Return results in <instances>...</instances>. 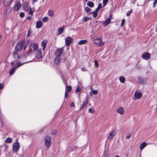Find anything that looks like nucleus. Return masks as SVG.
<instances>
[{
	"mask_svg": "<svg viewBox=\"0 0 157 157\" xmlns=\"http://www.w3.org/2000/svg\"><path fill=\"white\" fill-rule=\"evenodd\" d=\"M28 62H26L23 63H21L20 62H18L17 63L15 64V66L16 67H13L12 69L9 72V74L10 75H13L14 72V71L16 70V68H18L21 65L24 64L25 63H26Z\"/></svg>",
	"mask_w": 157,
	"mask_h": 157,
	"instance_id": "f257e3e1",
	"label": "nucleus"
},
{
	"mask_svg": "<svg viewBox=\"0 0 157 157\" xmlns=\"http://www.w3.org/2000/svg\"><path fill=\"white\" fill-rule=\"evenodd\" d=\"M101 37H99L93 40V42L98 47H100L104 44V43L101 41Z\"/></svg>",
	"mask_w": 157,
	"mask_h": 157,
	"instance_id": "f03ea898",
	"label": "nucleus"
},
{
	"mask_svg": "<svg viewBox=\"0 0 157 157\" xmlns=\"http://www.w3.org/2000/svg\"><path fill=\"white\" fill-rule=\"evenodd\" d=\"M25 41L23 40H21L17 44L15 50L18 51L21 49L24 45Z\"/></svg>",
	"mask_w": 157,
	"mask_h": 157,
	"instance_id": "7ed1b4c3",
	"label": "nucleus"
},
{
	"mask_svg": "<svg viewBox=\"0 0 157 157\" xmlns=\"http://www.w3.org/2000/svg\"><path fill=\"white\" fill-rule=\"evenodd\" d=\"M142 94L139 90L136 91L134 94V99L135 100L141 98Z\"/></svg>",
	"mask_w": 157,
	"mask_h": 157,
	"instance_id": "20e7f679",
	"label": "nucleus"
},
{
	"mask_svg": "<svg viewBox=\"0 0 157 157\" xmlns=\"http://www.w3.org/2000/svg\"><path fill=\"white\" fill-rule=\"evenodd\" d=\"M51 139L50 136H47L46 137L45 141V146L47 147H49L50 145Z\"/></svg>",
	"mask_w": 157,
	"mask_h": 157,
	"instance_id": "39448f33",
	"label": "nucleus"
},
{
	"mask_svg": "<svg viewBox=\"0 0 157 157\" xmlns=\"http://www.w3.org/2000/svg\"><path fill=\"white\" fill-rule=\"evenodd\" d=\"M63 48H60L57 49L55 52V55L56 57H58L61 58V55L63 53Z\"/></svg>",
	"mask_w": 157,
	"mask_h": 157,
	"instance_id": "423d86ee",
	"label": "nucleus"
},
{
	"mask_svg": "<svg viewBox=\"0 0 157 157\" xmlns=\"http://www.w3.org/2000/svg\"><path fill=\"white\" fill-rule=\"evenodd\" d=\"M73 40V39L70 37H67L65 39L66 44L67 46H69Z\"/></svg>",
	"mask_w": 157,
	"mask_h": 157,
	"instance_id": "0eeeda50",
	"label": "nucleus"
},
{
	"mask_svg": "<svg viewBox=\"0 0 157 157\" xmlns=\"http://www.w3.org/2000/svg\"><path fill=\"white\" fill-rule=\"evenodd\" d=\"M30 49L31 51H32V48L34 51H36L38 48V46L37 44L35 43H32L31 44L30 46Z\"/></svg>",
	"mask_w": 157,
	"mask_h": 157,
	"instance_id": "6e6552de",
	"label": "nucleus"
},
{
	"mask_svg": "<svg viewBox=\"0 0 157 157\" xmlns=\"http://www.w3.org/2000/svg\"><path fill=\"white\" fill-rule=\"evenodd\" d=\"M142 57L144 59L147 60L150 57V54L148 52H144L142 54Z\"/></svg>",
	"mask_w": 157,
	"mask_h": 157,
	"instance_id": "1a4fd4ad",
	"label": "nucleus"
},
{
	"mask_svg": "<svg viewBox=\"0 0 157 157\" xmlns=\"http://www.w3.org/2000/svg\"><path fill=\"white\" fill-rule=\"evenodd\" d=\"M19 148V145L18 142H16L13 144V151L16 152L18 150Z\"/></svg>",
	"mask_w": 157,
	"mask_h": 157,
	"instance_id": "9d476101",
	"label": "nucleus"
},
{
	"mask_svg": "<svg viewBox=\"0 0 157 157\" xmlns=\"http://www.w3.org/2000/svg\"><path fill=\"white\" fill-rule=\"evenodd\" d=\"M86 100L85 101H84L82 104V106H81V107L80 108V109L82 110V109L85 108L88 103V96H87L86 97Z\"/></svg>",
	"mask_w": 157,
	"mask_h": 157,
	"instance_id": "9b49d317",
	"label": "nucleus"
},
{
	"mask_svg": "<svg viewBox=\"0 0 157 157\" xmlns=\"http://www.w3.org/2000/svg\"><path fill=\"white\" fill-rule=\"evenodd\" d=\"M112 17V15H110L109 16V17L103 23V25L104 27H106L110 23L111 21L110 18Z\"/></svg>",
	"mask_w": 157,
	"mask_h": 157,
	"instance_id": "f8f14e48",
	"label": "nucleus"
},
{
	"mask_svg": "<svg viewBox=\"0 0 157 157\" xmlns=\"http://www.w3.org/2000/svg\"><path fill=\"white\" fill-rule=\"evenodd\" d=\"M137 79V82L139 84H145L146 82V80L145 78L144 79L138 77Z\"/></svg>",
	"mask_w": 157,
	"mask_h": 157,
	"instance_id": "ddd939ff",
	"label": "nucleus"
},
{
	"mask_svg": "<svg viewBox=\"0 0 157 157\" xmlns=\"http://www.w3.org/2000/svg\"><path fill=\"white\" fill-rule=\"evenodd\" d=\"M21 4L19 2H17L16 5L14 7L13 9L14 11H17L20 8Z\"/></svg>",
	"mask_w": 157,
	"mask_h": 157,
	"instance_id": "4468645a",
	"label": "nucleus"
},
{
	"mask_svg": "<svg viewBox=\"0 0 157 157\" xmlns=\"http://www.w3.org/2000/svg\"><path fill=\"white\" fill-rule=\"evenodd\" d=\"M12 0H4L3 4L6 7L9 6L11 4Z\"/></svg>",
	"mask_w": 157,
	"mask_h": 157,
	"instance_id": "2eb2a0df",
	"label": "nucleus"
},
{
	"mask_svg": "<svg viewBox=\"0 0 157 157\" xmlns=\"http://www.w3.org/2000/svg\"><path fill=\"white\" fill-rule=\"evenodd\" d=\"M116 133V132L115 131H113L111 133H110L109 136L107 138V139L109 140L111 139L115 136Z\"/></svg>",
	"mask_w": 157,
	"mask_h": 157,
	"instance_id": "dca6fc26",
	"label": "nucleus"
},
{
	"mask_svg": "<svg viewBox=\"0 0 157 157\" xmlns=\"http://www.w3.org/2000/svg\"><path fill=\"white\" fill-rule=\"evenodd\" d=\"M36 56L38 59H40L42 57V55L40 49L37 51L36 53Z\"/></svg>",
	"mask_w": 157,
	"mask_h": 157,
	"instance_id": "f3484780",
	"label": "nucleus"
},
{
	"mask_svg": "<svg viewBox=\"0 0 157 157\" xmlns=\"http://www.w3.org/2000/svg\"><path fill=\"white\" fill-rule=\"evenodd\" d=\"M61 58L58 57H56L54 60V63L56 65H58L59 64L60 61L61 60Z\"/></svg>",
	"mask_w": 157,
	"mask_h": 157,
	"instance_id": "a211bd4d",
	"label": "nucleus"
},
{
	"mask_svg": "<svg viewBox=\"0 0 157 157\" xmlns=\"http://www.w3.org/2000/svg\"><path fill=\"white\" fill-rule=\"evenodd\" d=\"M117 112L121 114H122L124 113V110L123 108L121 107L117 109Z\"/></svg>",
	"mask_w": 157,
	"mask_h": 157,
	"instance_id": "6ab92c4d",
	"label": "nucleus"
},
{
	"mask_svg": "<svg viewBox=\"0 0 157 157\" xmlns=\"http://www.w3.org/2000/svg\"><path fill=\"white\" fill-rule=\"evenodd\" d=\"M47 43V41L45 40L43 41L41 43V45L43 47L42 49V50L43 51H44L45 50Z\"/></svg>",
	"mask_w": 157,
	"mask_h": 157,
	"instance_id": "aec40b11",
	"label": "nucleus"
},
{
	"mask_svg": "<svg viewBox=\"0 0 157 157\" xmlns=\"http://www.w3.org/2000/svg\"><path fill=\"white\" fill-rule=\"evenodd\" d=\"M24 8L25 10L26 11H28L29 9L30 8L29 4L27 2H26L24 5Z\"/></svg>",
	"mask_w": 157,
	"mask_h": 157,
	"instance_id": "412c9836",
	"label": "nucleus"
},
{
	"mask_svg": "<svg viewBox=\"0 0 157 157\" xmlns=\"http://www.w3.org/2000/svg\"><path fill=\"white\" fill-rule=\"evenodd\" d=\"M42 25V24L41 21H38L36 23V27L37 29H39L41 27Z\"/></svg>",
	"mask_w": 157,
	"mask_h": 157,
	"instance_id": "4be33fe9",
	"label": "nucleus"
},
{
	"mask_svg": "<svg viewBox=\"0 0 157 157\" xmlns=\"http://www.w3.org/2000/svg\"><path fill=\"white\" fill-rule=\"evenodd\" d=\"M147 143L146 142L142 143L140 146V149L142 150L147 145Z\"/></svg>",
	"mask_w": 157,
	"mask_h": 157,
	"instance_id": "5701e85b",
	"label": "nucleus"
},
{
	"mask_svg": "<svg viewBox=\"0 0 157 157\" xmlns=\"http://www.w3.org/2000/svg\"><path fill=\"white\" fill-rule=\"evenodd\" d=\"M63 27H60L58 29V35L61 34L63 32Z\"/></svg>",
	"mask_w": 157,
	"mask_h": 157,
	"instance_id": "b1692460",
	"label": "nucleus"
},
{
	"mask_svg": "<svg viewBox=\"0 0 157 157\" xmlns=\"http://www.w3.org/2000/svg\"><path fill=\"white\" fill-rule=\"evenodd\" d=\"M87 41L86 40H81L79 41L78 44L79 45H82L86 43Z\"/></svg>",
	"mask_w": 157,
	"mask_h": 157,
	"instance_id": "393cba45",
	"label": "nucleus"
},
{
	"mask_svg": "<svg viewBox=\"0 0 157 157\" xmlns=\"http://www.w3.org/2000/svg\"><path fill=\"white\" fill-rule=\"evenodd\" d=\"M120 82L122 83H124L125 80V78L124 76H121L119 78Z\"/></svg>",
	"mask_w": 157,
	"mask_h": 157,
	"instance_id": "a878e982",
	"label": "nucleus"
},
{
	"mask_svg": "<svg viewBox=\"0 0 157 157\" xmlns=\"http://www.w3.org/2000/svg\"><path fill=\"white\" fill-rule=\"evenodd\" d=\"M87 5L90 7H93L94 6V3L90 1H88L87 2Z\"/></svg>",
	"mask_w": 157,
	"mask_h": 157,
	"instance_id": "bb28decb",
	"label": "nucleus"
},
{
	"mask_svg": "<svg viewBox=\"0 0 157 157\" xmlns=\"http://www.w3.org/2000/svg\"><path fill=\"white\" fill-rule=\"evenodd\" d=\"M48 13V15L51 17H52L54 15L53 11L52 10H49Z\"/></svg>",
	"mask_w": 157,
	"mask_h": 157,
	"instance_id": "cd10ccee",
	"label": "nucleus"
},
{
	"mask_svg": "<svg viewBox=\"0 0 157 157\" xmlns=\"http://www.w3.org/2000/svg\"><path fill=\"white\" fill-rule=\"evenodd\" d=\"M71 87L70 86H68L66 87L65 91L67 92H70L71 91Z\"/></svg>",
	"mask_w": 157,
	"mask_h": 157,
	"instance_id": "c85d7f7f",
	"label": "nucleus"
},
{
	"mask_svg": "<svg viewBox=\"0 0 157 157\" xmlns=\"http://www.w3.org/2000/svg\"><path fill=\"white\" fill-rule=\"evenodd\" d=\"M13 56L14 59H15L16 61H17L19 58L18 54L16 53H13Z\"/></svg>",
	"mask_w": 157,
	"mask_h": 157,
	"instance_id": "c756f323",
	"label": "nucleus"
},
{
	"mask_svg": "<svg viewBox=\"0 0 157 157\" xmlns=\"http://www.w3.org/2000/svg\"><path fill=\"white\" fill-rule=\"evenodd\" d=\"M12 139L11 138L8 137L5 140V142L8 143H10L12 142Z\"/></svg>",
	"mask_w": 157,
	"mask_h": 157,
	"instance_id": "7c9ffc66",
	"label": "nucleus"
},
{
	"mask_svg": "<svg viewBox=\"0 0 157 157\" xmlns=\"http://www.w3.org/2000/svg\"><path fill=\"white\" fill-rule=\"evenodd\" d=\"M91 13H92L93 17L94 18L96 17L98 15V13L97 11H94L93 12H91Z\"/></svg>",
	"mask_w": 157,
	"mask_h": 157,
	"instance_id": "2f4dec72",
	"label": "nucleus"
},
{
	"mask_svg": "<svg viewBox=\"0 0 157 157\" xmlns=\"http://www.w3.org/2000/svg\"><path fill=\"white\" fill-rule=\"evenodd\" d=\"M34 11V10L33 8H30L29 13L31 15H33V12Z\"/></svg>",
	"mask_w": 157,
	"mask_h": 157,
	"instance_id": "473e14b6",
	"label": "nucleus"
},
{
	"mask_svg": "<svg viewBox=\"0 0 157 157\" xmlns=\"http://www.w3.org/2000/svg\"><path fill=\"white\" fill-rule=\"evenodd\" d=\"M81 90V87L78 86L75 90V92L76 93H77L79 92Z\"/></svg>",
	"mask_w": 157,
	"mask_h": 157,
	"instance_id": "72a5a7b5",
	"label": "nucleus"
},
{
	"mask_svg": "<svg viewBox=\"0 0 157 157\" xmlns=\"http://www.w3.org/2000/svg\"><path fill=\"white\" fill-rule=\"evenodd\" d=\"M85 11L87 13L90 12L91 10V9L88 7L85 8Z\"/></svg>",
	"mask_w": 157,
	"mask_h": 157,
	"instance_id": "f704fd0d",
	"label": "nucleus"
},
{
	"mask_svg": "<svg viewBox=\"0 0 157 157\" xmlns=\"http://www.w3.org/2000/svg\"><path fill=\"white\" fill-rule=\"evenodd\" d=\"M48 17H45L43 18L42 21L43 22H45L48 21Z\"/></svg>",
	"mask_w": 157,
	"mask_h": 157,
	"instance_id": "c9c22d12",
	"label": "nucleus"
},
{
	"mask_svg": "<svg viewBox=\"0 0 157 157\" xmlns=\"http://www.w3.org/2000/svg\"><path fill=\"white\" fill-rule=\"evenodd\" d=\"M109 0H103V7L105 6L107 4V3L108 2Z\"/></svg>",
	"mask_w": 157,
	"mask_h": 157,
	"instance_id": "e433bc0d",
	"label": "nucleus"
},
{
	"mask_svg": "<svg viewBox=\"0 0 157 157\" xmlns=\"http://www.w3.org/2000/svg\"><path fill=\"white\" fill-rule=\"evenodd\" d=\"M91 91L92 93L95 95L97 94L98 93V91L96 90H94L93 89H92Z\"/></svg>",
	"mask_w": 157,
	"mask_h": 157,
	"instance_id": "4c0bfd02",
	"label": "nucleus"
},
{
	"mask_svg": "<svg viewBox=\"0 0 157 157\" xmlns=\"http://www.w3.org/2000/svg\"><path fill=\"white\" fill-rule=\"evenodd\" d=\"M95 66L96 67H99V64L97 60L94 61Z\"/></svg>",
	"mask_w": 157,
	"mask_h": 157,
	"instance_id": "58836bf2",
	"label": "nucleus"
},
{
	"mask_svg": "<svg viewBox=\"0 0 157 157\" xmlns=\"http://www.w3.org/2000/svg\"><path fill=\"white\" fill-rule=\"evenodd\" d=\"M125 20L124 19H123L122 20V21H121V26H122L124 25V23H125Z\"/></svg>",
	"mask_w": 157,
	"mask_h": 157,
	"instance_id": "ea45409f",
	"label": "nucleus"
},
{
	"mask_svg": "<svg viewBox=\"0 0 157 157\" xmlns=\"http://www.w3.org/2000/svg\"><path fill=\"white\" fill-rule=\"evenodd\" d=\"M132 10H131L130 11H128L126 13V15L127 16H130V14L132 13Z\"/></svg>",
	"mask_w": 157,
	"mask_h": 157,
	"instance_id": "a19ab883",
	"label": "nucleus"
},
{
	"mask_svg": "<svg viewBox=\"0 0 157 157\" xmlns=\"http://www.w3.org/2000/svg\"><path fill=\"white\" fill-rule=\"evenodd\" d=\"M90 19V18L85 17L84 18L83 21L84 22L88 21Z\"/></svg>",
	"mask_w": 157,
	"mask_h": 157,
	"instance_id": "79ce46f5",
	"label": "nucleus"
},
{
	"mask_svg": "<svg viewBox=\"0 0 157 157\" xmlns=\"http://www.w3.org/2000/svg\"><path fill=\"white\" fill-rule=\"evenodd\" d=\"M19 16L21 17H23L25 16V13L23 12H21Z\"/></svg>",
	"mask_w": 157,
	"mask_h": 157,
	"instance_id": "37998d69",
	"label": "nucleus"
},
{
	"mask_svg": "<svg viewBox=\"0 0 157 157\" xmlns=\"http://www.w3.org/2000/svg\"><path fill=\"white\" fill-rule=\"evenodd\" d=\"M131 136V134L130 133L127 134L126 136V138L127 139H128L130 138Z\"/></svg>",
	"mask_w": 157,
	"mask_h": 157,
	"instance_id": "c03bdc74",
	"label": "nucleus"
},
{
	"mask_svg": "<svg viewBox=\"0 0 157 157\" xmlns=\"http://www.w3.org/2000/svg\"><path fill=\"white\" fill-rule=\"evenodd\" d=\"M7 10H5L4 12V16L6 17L7 16Z\"/></svg>",
	"mask_w": 157,
	"mask_h": 157,
	"instance_id": "a18cd8bd",
	"label": "nucleus"
},
{
	"mask_svg": "<svg viewBox=\"0 0 157 157\" xmlns=\"http://www.w3.org/2000/svg\"><path fill=\"white\" fill-rule=\"evenodd\" d=\"M56 131L55 130H52V133L53 135H55L56 133Z\"/></svg>",
	"mask_w": 157,
	"mask_h": 157,
	"instance_id": "49530a36",
	"label": "nucleus"
},
{
	"mask_svg": "<svg viewBox=\"0 0 157 157\" xmlns=\"http://www.w3.org/2000/svg\"><path fill=\"white\" fill-rule=\"evenodd\" d=\"M68 92H67L65 91V98H67L68 97Z\"/></svg>",
	"mask_w": 157,
	"mask_h": 157,
	"instance_id": "de8ad7c7",
	"label": "nucleus"
},
{
	"mask_svg": "<svg viewBox=\"0 0 157 157\" xmlns=\"http://www.w3.org/2000/svg\"><path fill=\"white\" fill-rule=\"evenodd\" d=\"M89 112L92 113L94 112V110H93L92 108H90L89 109Z\"/></svg>",
	"mask_w": 157,
	"mask_h": 157,
	"instance_id": "09e8293b",
	"label": "nucleus"
},
{
	"mask_svg": "<svg viewBox=\"0 0 157 157\" xmlns=\"http://www.w3.org/2000/svg\"><path fill=\"white\" fill-rule=\"evenodd\" d=\"M4 85L2 83H0V89H2L4 87Z\"/></svg>",
	"mask_w": 157,
	"mask_h": 157,
	"instance_id": "8fccbe9b",
	"label": "nucleus"
},
{
	"mask_svg": "<svg viewBox=\"0 0 157 157\" xmlns=\"http://www.w3.org/2000/svg\"><path fill=\"white\" fill-rule=\"evenodd\" d=\"M102 7V4L101 3L99 4L98 6V8H99L100 9Z\"/></svg>",
	"mask_w": 157,
	"mask_h": 157,
	"instance_id": "3c124183",
	"label": "nucleus"
},
{
	"mask_svg": "<svg viewBox=\"0 0 157 157\" xmlns=\"http://www.w3.org/2000/svg\"><path fill=\"white\" fill-rule=\"evenodd\" d=\"M75 106V104L74 103H72L70 105V106L71 107H73Z\"/></svg>",
	"mask_w": 157,
	"mask_h": 157,
	"instance_id": "603ef678",
	"label": "nucleus"
},
{
	"mask_svg": "<svg viewBox=\"0 0 157 157\" xmlns=\"http://www.w3.org/2000/svg\"><path fill=\"white\" fill-rule=\"evenodd\" d=\"M82 71H87V70H86L84 67H82Z\"/></svg>",
	"mask_w": 157,
	"mask_h": 157,
	"instance_id": "864d4df0",
	"label": "nucleus"
},
{
	"mask_svg": "<svg viewBox=\"0 0 157 157\" xmlns=\"http://www.w3.org/2000/svg\"><path fill=\"white\" fill-rule=\"evenodd\" d=\"M27 19L29 20H31L32 19V17L30 16L28 17Z\"/></svg>",
	"mask_w": 157,
	"mask_h": 157,
	"instance_id": "5fc2aeb1",
	"label": "nucleus"
},
{
	"mask_svg": "<svg viewBox=\"0 0 157 157\" xmlns=\"http://www.w3.org/2000/svg\"><path fill=\"white\" fill-rule=\"evenodd\" d=\"M30 34H31V32L29 31L28 32V33L27 36H29Z\"/></svg>",
	"mask_w": 157,
	"mask_h": 157,
	"instance_id": "6e6d98bb",
	"label": "nucleus"
},
{
	"mask_svg": "<svg viewBox=\"0 0 157 157\" xmlns=\"http://www.w3.org/2000/svg\"><path fill=\"white\" fill-rule=\"evenodd\" d=\"M99 9H100L98 8V7L96 9L95 11H97V12H98V11Z\"/></svg>",
	"mask_w": 157,
	"mask_h": 157,
	"instance_id": "4d7b16f0",
	"label": "nucleus"
},
{
	"mask_svg": "<svg viewBox=\"0 0 157 157\" xmlns=\"http://www.w3.org/2000/svg\"><path fill=\"white\" fill-rule=\"evenodd\" d=\"M14 63V62L13 61L11 63V65L12 66L13 65Z\"/></svg>",
	"mask_w": 157,
	"mask_h": 157,
	"instance_id": "13d9d810",
	"label": "nucleus"
},
{
	"mask_svg": "<svg viewBox=\"0 0 157 157\" xmlns=\"http://www.w3.org/2000/svg\"><path fill=\"white\" fill-rule=\"evenodd\" d=\"M154 3L155 4H156L157 3V0H155Z\"/></svg>",
	"mask_w": 157,
	"mask_h": 157,
	"instance_id": "bf43d9fd",
	"label": "nucleus"
},
{
	"mask_svg": "<svg viewBox=\"0 0 157 157\" xmlns=\"http://www.w3.org/2000/svg\"><path fill=\"white\" fill-rule=\"evenodd\" d=\"M104 157H108V156L107 155V154H105L104 155Z\"/></svg>",
	"mask_w": 157,
	"mask_h": 157,
	"instance_id": "052dcab7",
	"label": "nucleus"
},
{
	"mask_svg": "<svg viewBox=\"0 0 157 157\" xmlns=\"http://www.w3.org/2000/svg\"><path fill=\"white\" fill-rule=\"evenodd\" d=\"M156 4H155V3H153V7H155V5Z\"/></svg>",
	"mask_w": 157,
	"mask_h": 157,
	"instance_id": "680f3d73",
	"label": "nucleus"
},
{
	"mask_svg": "<svg viewBox=\"0 0 157 157\" xmlns=\"http://www.w3.org/2000/svg\"><path fill=\"white\" fill-rule=\"evenodd\" d=\"M90 95H91V96H92V93H91V92H90Z\"/></svg>",
	"mask_w": 157,
	"mask_h": 157,
	"instance_id": "e2e57ef3",
	"label": "nucleus"
},
{
	"mask_svg": "<svg viewBox=\"0 0 157 157\" xmlns=\"http://www.w3.org/2000/svg\"><path fill=\"white\" fill-rule=\"evenodd\" d=\"M1 40H2V37L0 35V41Z\"/></svg>",
	"mask_w": 157,
	"mask_h": 157,
	"instance_id": "0e129e2a",
	"label": "nucleus"
},
{
	"mask_svg": "<svg viewBox=\"0 0 157 157\" xmlns=\"http://www.w3.org/2000/svg\"><path fill=\"white\" fill-rule=\"evenodd\" d=\"M115 157H119V156L118 155H116Z\"/></svg>",
	"mask_w": 157,
	"mask_h": 157,
	"instance_id": "69168bd1",
	"label": "nucleus"
},
{
	"mask_svg": "<svg viewBox=\"0 0 157 157\" xmlns=\"http://www.w3.org/2000/svg\"><path fill=\"white\" fill-rule=\"evenodd\" d=\"M26 48V46H25L24 48V49L25 50V48Z\"/></svg>",
	"mask_w": 157,
	"mask_h": 157,
	"instance_id": "338daca9",
	"label": "nucleus"
}]
</instances>
